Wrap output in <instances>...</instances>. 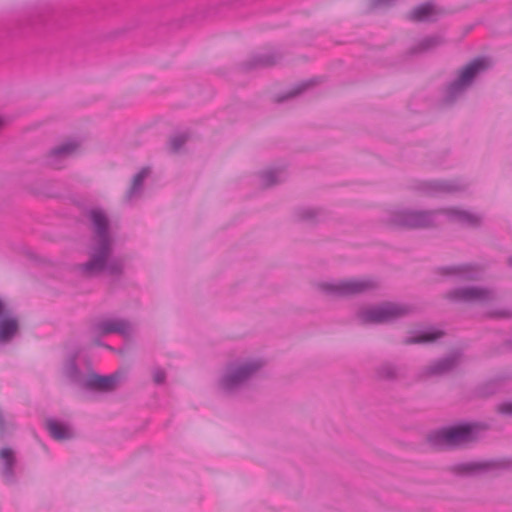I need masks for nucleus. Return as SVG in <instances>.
<instances>
[{
    "label": "nucleus",
    "mask_w": 512,
    "mask_h": 512,
    "mask_svg": "<svg viewBox=\"0 0 512 512\" xmlns=\"http://www.w3.org/2000/svg\"><path fill=\"white\" fill-rule=\"evenodd\" d=\"M189 139V134L187 132L177 133L173 135L169 140L170 150L173 153H177L180 149L185 145V143Z\"/></svg>",
    "instance_id": "obj_29"
},
{
    "label": "nucleus",
    "mask_w": 512,
    "mask_h": 512,
    "mask_svg": "<svg viewBox=\"0 0 512 512\" xmlns=\"http://www.w3.org/2000/svg\"><path fill=\"white\" fill-rule=\"evenodd\" d=\"M440 214L445 215L450 222L465 227H478L481 224L479 215L456 207L437 210L402 209L392 213L388 222L394 228L428 229L435 227L436 218Z\"/></svg>",
    "instance_id": "obj_2"
},
{
    "label": "nucleus",
    "mask_w": 512,
    "mask_h": 512,
    "mask_svg": "<svg viewBox=\"0 0 512 512\" xmlns=\"http://www.w3.org/2000/svg\"><path fill=\"white\" fill-rule=\"evenodd\" d=\"M486 427L485 424L478 422H458L430 432L427 440L435 448L473 442Z\"/></svg>",
    "instance_id": "obj_3"
},
{
    "label": "nucleus",
    "mask_w": 512,
    "mask_h": 512,
    "mask_svg": "<svg viewBox=\"0 0 512 512\" xmlns=\"http://www.w3.org/2000/svg\"><path fill=\"white\" fill-rule=\"evenodd\" d=\"M452 302H488L492 298V292L487 288L470 286V287H457L449 292L445 296Z\"/></svg>",
    "instance_id": "obj_9"
},
{
    "label": "nucleus",
    "mask_w": 512,
    "mask_h": 512,
    "mask_svg": "<svg viewBox=\"0 0 512 512\" xmlns=\"http://www.w3.org/2000/svg\"><path fill=\"white\" fill-rule=\"evenodd\" d=\"M314 82H315L314 79H310V80L298 83L290 91L283 93V94H278L276 96L275 100L277 103H283V102L287 101L288 99H291L293 97L300 95L302 92H304L310 86H312L314 84Z\"/></svg>",
    "instance_id": "obj_27"
},
{
    "label": "nucleus",
    "mask_w": 512,
    "mask_h": 512,
    "mask_svg": "<svg viewBox=\"0 0 512 512\" xmlns=\"http://www.w3.org/2000/svg\"><path fill=\"white\" fill-rule=\"evenodd\" d=\"M46 429L50 436L58 441L70 440L74 437L73 430L68 424L59 422L53 418L46 420Z\"/></svg>",
    "instance_id": "obj_21"
},
{
    "label": "nucleus",
    "mask_w": 512,
    "mask_h": 512,
    "mask_svg": "<svg viewBox=\"0 0 512 512\" xmlns=\"http://www.w3.org/2000/svg\"><path fill=\"white\" fill-rule=\"evenodd\" d=\"M508 265H509L510 267H512V256H511V257H509V259H508Z\"/></svg>",
    "instance_id": "obj_35"
},
{
    "label": "nucleus",
    "mask_w": 512,
    "mask_h": 512,
    "mask_svg": "<svg viewBox=\"0 0 512 512\" xmlns=\"http://www.w3.org/2000/svg\"><path fill=\"white\" fill-rule=\"evenodd\" d=\"M413 335L406 337L403 340V344L412 345V344H424L433 342L444 335V332L436 329L434 327H428L424 330L414 331Z\"/></svg>",
    "instance_id": "obj_20"
},
{
    "label": "nucleus",
    "mask_w": 512,
    "mask_h": 512,
    "mask_svg": "<svg viewBox=\"0 0 512 512\" xmlns=\"http://www.w3.org/2000/svg\"><path fill=\"white\" fill-rule=\"evenodd\" d=\"M408 19L413 22H435L438 19V13L433 2H424L414 7L408 15Z\"/></svg>",
    "instance_id": "obj_19"
},
{
    "label": "nucleus",
    "mask_w": 512,
    "mask_h": 512,
    "mask_svg": "<svg viewBox=\"0 0 512 512\" xmlns=\"http://www.w3.org/2000/svg\"><path fill=\"white\" fill-rule=\"evenodd\" d=\"M467 185L460 180H430L419 185V189L430 196L452 194L466 190Z\"/></svg>",
    "instance_id": "obj_10"
},
{
    "label": "nucleus",
    "mask_w": 512,
    "mask_h": 512,
    "mask_svg": "<svg viewBox=\"0 0 512 512\" xmlns=\"http://www.w3.org/2000/svg\"><path fill=\"white\" fill-rule=\"evenodd\" d=\"M489 67L490 62L485 57H477L463 66L457 78L446 86L443 96L444 104H454L472 86L474 80Z\"/></svg>",
    "instance_id": "obj_4"
},
{
    "label": "nucleus",
    "mask_w": 512,
    "mask_h": 512,
    "mask_svg": "<svg viewBox=\"0 0 512 512\" xmlns=\"http://www.w3.org/2000/svg\"><path fill=\"white\" fill-rule=\"evenodd\" d=\"M440 274L453 276L460 281H475L479 278V270L472 264H461L439 267Z\"/></svg>",
    "instance_id": "obj_15"
},
{
    "label": "nucleus",
    "mask_w": 512,
    "mask_h": 512,
    "mask_svg": "<svg viewBox=\"0 0 512 512\" xmlns=\"http://www.w3.org/2000/svg\"><path fill=\"white\" fill-rule=\"evenodd\" d=\"M263 361L251 360L242 364L230 363L219 379V387L226 394H232L245 385L261 368Z\"/></svg>",
    "instance_id": "obj_5"
},
{
    "label": "nucleus",
    "mask_w": 512,
    "mask_h": 512,
    "mask_svg": "<svg viewBox=\"0 0 512 512\" xmlns=\"http://www.w3.org/2000/svg\"><path fill=\"white\" fill-rule=\"evenodd\" d=\"M2 123H3V122H2V119L0 118V126L2 125Z\"/></svg>",
    "instance_id": "obj_38"
},
{
    "label": "nucleus",
    "mask_w": 512,
    "mask_h": 512,
    "mask_svg": "<svg viewBox=\"0 0 512 512\" xmlns=\"http://www.w3.org/2000/svg\"><path fill=\"white\" fill-rule=\"evenodd\" d=\"M78 147V143L68 141L52 148L47 154V162L54 165L59 159L71 155Z\"/></svg>",
    "instance_id": "obj_22"
},
{
    "label": "nucleus",
    "mask_w": 512,
    "mask_h": 512,
    "mask_svg": "<svg viewBox=\"0 0 512 512\" xmlns=\"http://www.w3.org/2000/svg\"><path fill=\"white\" fill-rule=\"evenodd\" d=\"M322 215L323 211L321 209L312 207H298L294 210L293 213L296 221L310 224L316 223Z\"/></svg>",
    "instance_id": "obj_24"
},
{
    "label": "nucleus",
    "mask_w": 512,
    "mask_h": 512,
    "mask_svg": "<svg viewBox=\"0 0 512 512\" xmlns=\"http://www.w3.org/2000/svg\"><path fill=\"white\" fill-rule=\"evenodd\" d=\"M376 283L370 279H349L338 282H323L319 288L327 295L334 297H349L373 290Z\"/></svg>",
    "instance_id": "obj_7"
},
{
    "label": "nucleus",
    "mask_w": 512,
    "mask_h": 512,
    "mask_svg": "<svg viewBox=\"0 0 512 512\" xmlns=\"http://www.w3.org/2000/svg\"><path fill=\"white\" fill-rule=\"evenodd\" d=\"M166 379V373L164 370L158 368L154 370L153 373V380L157 385H161L165 382Z\"/></svg>",
    "instance_id": "obj_32"
},
{
    "label": "nucleus",
    "mask_w": 512,
    "mask_h": 512,
    "mask_svg": "<svg viewBox=\"0 0 512 512\" xmlns=\"http://www.w3.org/2000/svg\"><path fill=\"white\" fill-rule=\"evenodd\" d=\"M393 0H368L366 12H372L378 8L389 5Z\"/></svg>",
    "instance_id": "obj_30"
},
{
    "label": "nucleus",
    "mask_w": 512,
    "mask_h": 512,
    "mask_svg": "<svg viewBox=\"0 0 512 512\" xmlns=\"http://www.w3.org/2000/svg\"><path fill=\"white\" fill-rule=\"evenodd\" d=\"M460 357V352H454L443 358L437 359L424 367L421 371V375L425 377L445 375L454 370L460 361Z\"/></svg>",
    "instance_id": "obj_13"
},
{
    "label": "nucleus",
    "mask_w": 512,
    "mask_h": 512,
    "mask_svg": "<svg viewBox=\"0 0 512 512\" xmlns=\"http://www.w3.org/2000/svg\"><path fill=\"white\" fill-rule=\"evenodd\" d=\"M375 378L378 381L396 382L405 377V369L391 361H384L375 367Z\"/></svg>",
    "instance_id": "obj_16"
},
{
    "label": "nucleus",
    "mask_w": 512,
    "mask_h": 512,
    "mask_svg": "<svg viewBox=\"0 0 512 512\" xmlns=\"http://www.w3.org/2000/svg\"><path fill=\"white\" fill-rule=\"evenodd\" d=\"M495 466L493 461H470L452 464L448 470L456 476L473 477L485 474Z\"/></svg>",
    "instance_id": "obj_12"
},
{
    "label": "nucleus",
    "mask_w": 512,
    "mask_h": 512,
    "mask_svg": "<svg viewBox=\"0 0 512 512\" xmlns=\"http://www.w3.org/2000/svg\"><path fill=\"white\" fill-rule=\"evenodd\" d=\"M150 170L148 167L142 168L132 179V184L126 193L128 199H132L135 195L139 194L143 188L145 178L148 176Z\"/></svg>",
    "instance_id": "obj_26"
},
{
    "label": "nucleus",
    "mask_w": 512,
    "mask_h": 512,
    "mask_svg": "<svg viewBox=\"0 0 512 512\" xmlns=\"http://www.w3.org/2000/svg\"><path fill=\"white\" fill-rule=\"evenodd\" d=\"M443 38L439 35H430L422 38L415 46L411 47V55L425 53L434 50L443 43Z\"/></svg>",
    "instance_id": "obj_23"
},
{
    "label": "nucleus",
    "mask_w": 512,
    "mask_h": 512,
    "mask_svg": "<svg viewBox=\"0 0 512 512\" xmlns=\"http://www.w3.org/2000/svg\"><path fill=\"white\" fill-rule=\"evenodd\" d=\"M411 307L404 304L384 302L357 312V318L361 324L392 323L407 316Z\"/></svg>",
    "instance_id": "obj_6"
},
{
    "label": "nucleus",
    "mask_w": 512,
    "mask_h": 512,
    "mask_svg": "<svg viewBox=\"0 0 512 512\" xmlns=\"http://www.w3.org/2000/svg\"><path fill=\"white\" fill-rule=\"evenodd\" d=\"M64 375L74 384L83 386L85 380L80 368L76 362V356L69 357L64 366Z\"/></svg>",
    "instance_id": "obj_25"
},
{
    "label": "nucleus",
    "mask_w": 512,
    "mask_h": 512,
    "mask_svg": "<svg viewBox=\"0 0 512 512\" xmlns=\"http://www.w3.org/2000/svg\"><path fill=\"white\" fill-rule=\"evenodd\" d=\"M282 59L278 51L264 54H255L249 60L244 61L241 67L244 71H251L259 68H269L276 65Z\"/></svg>",
    "instance_id": "obj_17"
},
{
    "label": "nucleus",
    "mask_w": 512,
    "mask_h": 512,
    "mask_svg": "<svg viewBox=\"0 0 512 512\" xmlns=\"http://www.w3.org/2000/svg\"><path fill=\"white\" fill-rule=\"evenodd\" d=\"M121 373L115 372L110 375H100L92 372L88 374L83 382V388L101 392L113 391L121 379Z\"/></svg>",
    "instance_id": "obj_11"
},
{
    "label": "nucleus",
    "mask_w": 512,
    "mask_h": 512,
    "mask_svg": "<svg viewBox=\"0 0 512 512\" xmlns=\"http://www.w3.org/2000/svg\"><path fill=\"white\" fill-rule=\"evenodd\" d=\"M497 410L502 415H512V401L499 404Z\"/></svg>",
    "instance_id": "obj_33"
},
{
    "label": "nucleus",
    "mask_w": 512,
    "mask_h": 512,
    "mask_svg": "<svg viewBox=\"0 0 512 512\" xmlns=\"http://www.w3.org/2000/svg\"><path fill=\"white\" fill-rule=\"evenodd\" d=\"M96 343H97V345H99V346H101V345H102V343H101L100 341H97Z\"/></svg>",
    "instance_id": "obj_37"
},
{
    "label": "nucleus",
    "mask_w": 512,
    "mask_h": 512,
    "mask_svg": "<svg viewBox=\"0 0 512 512\" xmlns=\"http://www.w3.org/2000/svg\"><path fill=\"white\" fill-rule=\"evenodd\" d=\"M92 329L99 335L117 333L127 336L130 332V324L128 321L122 319H103L95 322Z\"/></svg>",
    "instance_id": "obj_14"
},
{
    "label": "nucleus",
    "mask_w": 512,
    "mask_h": 512,
    "mask_svg": "<svg viewBox=\"0 0 512 512\" xmlns=\"http://www.w3.org/2000/svg\"><path fill=\"white\" fill-rule=\"evenodd\" d=\"M94 230V244L89 252V260L80 264L79 270L88 276L107 273L121 277L125 271V260L119 256L111 257L112 238L109 231V220L105 212L93 208L87 214Z\"/></svg>",
    "instance_id": "obj_1"
},
{
    "label": "nucleus",
    "mask_w": 512,
    "mask_h": 512,
    "mask_svg": "<svg viewBox=\"0 0 512 512\" xmlns=\"http://www.w3.org/2000/svg\"><path fill=\"white\" fill-rule=\"evenodd\" d=\"M1 474L8 484L16 482L15 467L17 459L13 449L5 447L0 449Z\"/></svg>",
    "instance_id": "obj_18"
},
{
    "label": "nucleus",
    "mask_w": 512,
    "mask_h": 512,
    "mask_svg": "<svg viewBox=\"0 0 512 512\" xmlns=\"http://www.w3.org/2000/svg\"><path fill=\"white\" fill-rule=\"evenodd\" d=\"M9 426L5 421L3 410L0 408V439H4L9 433Z\"/></svg>",
    "instance_id": "obj_31"
},
{
    "label": "nucleus",
    "mask_w": 512,
    "mask_h": 512,
    "mask_svg": "<svg viewBox=\"0 0 512 512\" xmlns=\"http://www.w3.org/2000/svg\"><path fill=\"white\" fill-rule=\"evenodd\" d=\"M18 314L0 297V345L11 343L20 333Z\"/></svg>",
    "instance_id": "obj_8"
},
{
    "label": "nucleus",
    "mask_w": 512,
    "mask_h": 512,
    "mask_svg": "<svg viewBox=\"0 0 512 512\" xmlns=\"http://www.w3.org/2000/svg\"><path fill=\"white\" fill-rule=\"evenodd\" d=\"M489 315L494 318H509L511 317L512 313L506 309H497L491 311Z\"/></svg>",
    "instance_id": "obj_34"
},
{
    "label": "nucleus",
    "mask_w": 512,
    "mask_h": 512,
    "mask_svg": "<svg viewBox=\"0 0 512 512\" xmlns=\"http://www.w3.org/2000/svg\"><path fill=\"white\" fill-rule=\"evenodd\" d=\"M281 173L282 172L279 169H269L262 171L260 173L261 185L265 188H269L282 182L283 179L280 177Z\"/></svg>",
    "instance_id": "obj_28"
},
{
    "label": "nucleus",
    "mask_w": 512,
    "mask_h": 512,
    "mask_svg": "<svg viewBox=\"0 0 512 512\" xmlns=\"http://www.w3.org/2000/svg\"><path fill=\"white\" fill-rule=\"evenodd\" d=\"M507 344H508L509 347L512 348V338L509 341H507Z\"/></svg>",
    "instance_id": "obj_36"
}]
</instances>
